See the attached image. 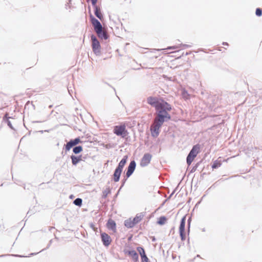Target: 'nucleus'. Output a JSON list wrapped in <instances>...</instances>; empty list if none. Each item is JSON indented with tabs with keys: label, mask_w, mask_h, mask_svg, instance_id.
<instances>
[{
	"label": "nucleus",
	"mask_w": 262,
	"mask_h": 262,
	"mask_svg": "<svg viewBox=\"0 0 262 262\" xmlns=\"http://www.w3.org/2000/svg\"><path fill=\"white\" fill-rule=\"evenodd\" d=\"M111 193V190L109 188H106L102 191V198H105L107 196V195Z\"/></svg>",
	"instance_id": "a878e982"
},
{
	"label": "nucleus",
	"mask_w": 262,
	"mask_h": 262,
	"mask_svg": "<svg viewBox=\"0 0 262 262\" xmlns=\"http://www.w3.org/2000/svg\"><path fill=\"white\" fill-rule=\"evenodd\" d=\"M49 246H50V245H49L48 246L47 248H49Z\"/></svg>",
	"instance_id": "58836bf2"
},
{
	"label": "nucleus",
	"mask_w": 262,
	"mask_h": 262,
	"mask_svg": "<svg viewBox=\"0 0 262 262\" xmlns=\"http://www.w3.org/2000/svg\"><path fill=\"white\" fill-rule=\"evenodd\" d=\"M92 4L93 6H95L96 5L97 2L98 0H91Z\"/></svg>",
	"instance_id": "72a5a7b5"
},
{
	"label": "nucleus",
	"mask_w": 262,
	"mask_h": 262,
	"mask_svg": "<svg viewBox=\"0 0 262 262\" xmlns=\"http://www.w3.org/2000/svg\"><path fill=\"white\" fill-rule=\"evenodd\" d=\"M82 200L80 198H77L76 199L74 202L73 203L78 206H80L82 205Z\"/></svg>",
	"instance_id": "bb28decb"
},
{
	"label": "nucleus",
	"mask_w": 262,
	"mask_h": 262,
	"mask_svg": "<svg viewBox=\"0 0 262 262\" xmlns=\"http://www.w3.org/2000/svg\"><path fill=\"white\" fill-rule=\"evenodd\" d=\"M114 133L117 136L124 138L127 135V130L124 125L116 126L114 129Z\"/></svg>",
	"instance_id": "0eeeda50"
},
{
	"label": "nucleus",
	"mask_w": 262,
	"mask_h": 262,
	"mask_svg": "<svg viewBox=\"0 0 262 262\" xmlns=\"http://www.w3.org/2000/svg\"><path fill=\"white\" fill-rule=\"evenodd\" d=\"M142 262H149V259L147 257L146 255L141 257Z\"/></svg>",
	"instance_id": "7c9ffc66"
},
{
	"label": "nucleus",
	"mask_w": 262,
	"mask_h": 262,
	"mask_svg": "<svg viewBox=\"0 0 262 262\" xmlns=\"http://www.w3.org/2000/svg\"><path fill=\"white\" fill-rule=\"evenodd\" d=\"M9 117H7V115H6L4 117V120H5L6 122L7 123V125L9 126L10 128H11L12 129H14L10 121L9 120Z\"/></svg>",
	"instance_id": "393cba45"
},
{
	"label": "nucleus",
	"mask_w": 262,
	"mask_h": 262,
	"mask_svg": "<svg viewBox=\"0 0 262 262\" xmlns=\"http://www.w3.org/2000/svg\"><path fill=\"white\" fill-rule=\"evenodd\" d=\"M71 159L72 160V163L73 165H76L80 161L82 160V156H76L75 155H71Z\"/></svg>",
	"instance_id": "4468645a"
},
{
	"label": "nucleus",
	"mask_w": 262,
	"mask_h": 262,
	"mask_svg": "<svg viewBox=\"0 0 262 262\" xmlns=\"http://www.w3.org/2000/svg\"><path fill=\"white\" fill-rule=\"evenodd\" d=\"M172 110V107L170 104H169L166 101H162V104L159 106L156 110V117L155 119L164 123L170 120L171 116L169 114Z\"/></svg>",
	"instance_id": "f257e3e1"
},
{
	"label": "nucleus",
	"mask_w": 262,
	"mask_h": 262,
	"mask_svg": "<svg viewBox=\"0 0 262 262\" xmlns=\"http://www.w3.org/2000/svg\"><path fill=\"white\" fill-rule=\"evenodd\" d=\"M163 123L159 122L154 119V123L150 126V132L151 136L154 137H157L160 133V128L163 125Z\"/></svg>",
	"instance_id": "20e7f679"
},
{
	"label": "nucleus",
	"mask_w": 262,
	"mask_h": 262,
	"mask_svg": "<svg viewBox=\"0 0 262 262\" xmlns=\"http://www.w3.org/2000/svg\"><path fill=\"white\" fill-rule=\"evenodd\" d=\"M136 224L133 222V220H131L129 219L128 220H126L124 221V225L126 227L128 228H130L133 227Z\"/></svg>",
	"instance_id": "6ab92c4d"
},
{
	"label": "nucleus",
	"mask_w": 262,
	"mask_h": 262,
	"mask_svg": "<svg viewBox=\"0 0 262 262\" xmlns=\"http://www.w3.org/2000/svg\"><path fill=\"white\" fill-rule=\"evenodd\" d=\"M180 235L182 241H184L186 238L185 232H180Z\"/></svg>",
	"instance_id": "c756f323"
},
{
	"label": "nucleus",
	"mask_w": 262,
	"mask_h": 262,
	"mask_svg": "<svg viewBox=\"0 0 262 262\" xmlns=\"http://www.w3.org/2000/svg\"><path fill=\"white\" fill-rule=\"evenodd\" d=\"M127 177L126 178H124L123 180H122V185L121 186L120 188V189H121V188L124 186L126 180H127Z\"/></svg>",
	"instance_id": "473e14b6"
},
{
	"label": "nucleus",
	"mask_w": 262,
	"mask_h": 262,
	"mask_svg": "<svg viewBox=\"0 0 262 262\" xmlns=\"http://www.w3.org/2000/svg\"><path fill=\"white\" fill-rule=\"evenodd\" d=\"M128 157L127 156H124L122 159L120 161V162L119 163L118 165L116 167L117 168H118L121 170H123L124 166H125Z\"/></svg>",
	"instance_id": "2eb2a0df"
},
{
	"label": "nucleus",
	"mask_w": 262,
	"mask_h": 262,
	"mask_svg": "<svg viewBox=\"0 0 262 262\" xmlns=\"http://www.w3.org/2000/svg\"><path fill=\"white\" fill-rule=\"evenodd\" d=\"M101 238L103 245L107 247L110 245L112 239L110 236L107 234L106 233H102L101 234Z\"/></svg>",
	"instance_id": "9b49d317"
},
{
	"label": "nucleus",
	"mask_w": 262,
	"mask_h": 262,
	"mask_svg": "<svg viewBox=\"0 0 262 262\" xmlns=\"http://www.w3.org/2000/svg\"><path fill=\"white\" fill-rule=\"evenodd\" d=\"M223 45H227V46H228V43L227 42H223Z\"/></svg>",
	"instance_id": "c9c22d12"
},
{
	"label": "nucleus",
	"mask_w": 262,
	"mask_h": 262,
	"mask_svg": "<svg viewBox=\"0 0 262 262\" xmlns=\"http://www.w3.org/2000/svg\"><path fill=\"white\" fill-rule=\"evenodd\" d=\"M186 216H184L181 219L179 227V232H185Z\"/></svg>",
	"instance_id": "a211bd4d"
},
{
	"label": "nucleus",
	"mask_w": 262,
	"mask_h": 262,
	"mask_svg": "<svg viewBox=\"0 0 262 262\" xmlns=\"http://www.w3.org/2000/svg\"><path fill=\"white\" fill-rule=\"evenodd\" d=\"M136 166V162L134 160L132 161L127 167L126 172V177L128 178L133 173Z\"/></svg>",
	"instance_id": "9d476101"
},
{
	"label": "nucleus",
	"mask_w": 262,
	"mask_h": 262,
	"mask_svg": "<svg viewBox=\"0 0 262 262\" xmlns=\"http://www.w3.org/2000/svg\"><path fill=\"white\" fill-rule=\"evenodd\" d=\"M37 253H38V252H37V253H32L30 254V255H34L37 254Z\"/></svg>",
	"instance_id": "f704fd0d"
},
{
	"label": "nucleus",
	"mask_w": 262,
	"mask_h": 262,
	"mask_svg": "<svg viewBox=\"0 0 262 262\" xmlns=\"http://www.w3.org/2000/svg\"><path fill=\"white\" fill-rule=\"evenodd\" d=\"M13 255L14 256H16V257H23L22 256L19 255Z\"/></svg>",
	"instance_id": "e433bc0d"
},
{
	"label": "nucleus",
	"mask_w": 262,
	"mask_h": 262,
	"mask_svg": "<svg viewBox=\"0 0 262 262\" xmlns=\"http://www.w3.org/2000/svg\"><path fill=\"white\" fill-rule=\"evenodd\" d=\"M81 142H82V141L80 140L79 137L76 138L74 139L70 140V141H69L65 145V148L66 151L70 150L72 147L77 145L78 144Z\"/></svg>",
	"instance_id": "6e6552de"
},
{
	"label": "nucleus",
	"mask_w": 262,
	"mask_h": 262,
	"mask_svg": "<svg viewBox=\"0 0 262 262\" xmlns=\"http://www.w3.org/2000/svg\"><path fill=\"white\" fill-rule=\"evenodd\" d=\"M137 250L138 252L139 253L141 257H143L144 256L146 255L145 250L142 247H138L137 248Z\"/></svg>",
	"instance_id": "5701e85b"
},
{
	"label": "nucleus",
	"mask_w": 262,
	"mask_h": 262,
	"mask_svg": "<svg viewBox=\"0 0 262 262\" xmlns=\"http://www.w3.org/2000/svg\"><path fill=\"white\" fill-rule=\"evenodd\" d=\"M181 47H183L184 48H190L191 47V46L189 45H187V44L181 43L179 46L168 47L166 49H167V50L177 49Z\"/></svg>",
	"instance_id": "aec40b11"
},
{
	"label": "nucleus",
	"mask_w": 262,
	"mask_h": 262,
	"mask_svg": "<svg viewBox=\"0 0 262 262\" xmlns=\"http://www.w3.org/2000/svg\"><path fill=\"white\" fill-rule=\"evenodd\" d=\"M144 215L142 213L137 214L136 216L133 219V222L135 224L138 223L143 219Z\"/></svg>",
	"instance_id": "412c9836"
},
{
	"label": "nucleus",
	"mask_w": 262,
	"mask_h": 262,
	"mask_svg": "<svg viewBox=\"0 0 262 262\" xmlns=\"http://www.w3.org/2000/svg\"><path fill=\"white\" fill-rule=\"evenodd\" d=\"M151 159V155L149 154H145L141 159L140 165L141 167H145L150 163Z\"/></svg>",
	"instance_id": "1a4fd4ad"
},
{
	"label": "nucleus",
	"mask_w": 262,
	"mask_h": 262,
	"mask_svg": "<svg viewBox=\"0 0 262 262\" xmlns=\"http://www.w3.org/2000/svg\"><path fill=\"white\" fill-rule=\"evenodd\" d=\"M107 228L113 231L116 230V224L115 222L112 219H109L106 224Z\"/></svg>",
	"instance_id": "f8f14e48"
},
{
	"label": "nucleus",
	"mask_w": 262,
	"mask_h": 262,
	"mask_svg": "<svg viewBox=\"0 0 262 262\" xmlns=\"http://www.w3.org/2000/svg\"><path fill=\"white\" fill-rule=\"evenodd\" d=\"M45 249H42V250L40 251V252L43 251Z\"/></svg>",
	"instance_id": "ea45409f"
},
{
	"label": "nucleus",
	"mask_w": 262,
	"mask_h": 262,
	"mask_svg": "<svg viewBox=\"0 0 262 262\" xmlns=\"http://www.w3.org/2000/svg\"><path fill=\"white\" fill-rule=\"evenodd\" d=\"M162 101H165L156 97L150 96L147 98V103L155 107V109L162 104Z\"/></svg>",
	"instance_id": "39448f33"
},
{
	"label": "nucleus",
	"mask_w": 262,
	"mask_h": 262,
	"mask_svg": "<svg viewBox=\"0 0 262 262\" xmlns=\"http://www.w3.org/2000/svg\"><path fill=\"white\" fill-rule=\"evenodd\" d=\"M221 166V164L217 162H215L213 163V164L212 165V168L213 169H215V168H218L219 167H220Z\"/></svg>",
	"instance_id": "c85d7f7f"
},
{
	"label": "nucleus",
	"mask_w": 262,
	"mask_h": 262,
	"mask_svg": "<svg viewBox=\"0 0 262 262\" xmlns=\"http://www.w3.org/2000/svg\"><path fill=\"white\" fill-rule=\"evenodd\" d=\"M122 171V170L119 169L118 168H116L115 169L113 174V180L114 182H117L119 181Z\"/></svg>",
	"instance_id": "ddd939ff"
},
{
	"label": "nucleus",
	"mask_w": 262,
	"mask_h": 262,
	"mask_svg": "<svg viewBox=\"0 0 262 262\" xmlns=\"http://www.w3.org/2000/svg\"><path fill=\"white\" fill-rule=\"evenodd\" d=\"M90 19L94 27V29L98 37L101 39H107L108 38V35L106 31L103 30L102 26L100 22L92 15H90Z\"/></svg>",
	"instance_id": "f03ea898"
},
{
	"label": "nucleus",
	"mask_w": 262,
	"mask_h": 262,
	"mask_svg": "<svg viewBox=\"0 0 262 262\" xmlns=\"http://www.w3.org/2000/svg\"><path fill=\"white\" fill-rule=\"evenodd\" d=\"M128 254L132 257L133 259L135 262H137L138 261L139 256H138L137 253L135 250L128 251Z\"/></svg>",
	"instance_id": "dca6fc26"
},
{
	"label": "nucleus",
	"mask_w": 262,
	"mask_h": 262,
	"mask_svg": "<svg viewBox=\"0 0 262 262\" xmlns=\"http://www.w3.org/2000/svg\"><path fill=\"white\" fill-rule=\"evenodd\" d=\"M190 223H191V217H189L187 221L188 233L189 232V231H190Z\"/></svg>",
	"instance_id": "2f4dec72"
},
{
	"label": "nucleus",
	"mask_w": 262,
	"mask_h": 262,
	"mask_svg": "<svg viewBox=\"0 0 262 262\" xmlns=\"http://www.w3.org/2000/svg\"><path fill=\"white\" fill-rule=\"evenodd\" d=\"M91 38L92 42V46L93 52L96 55L100 54V45L99 41L94 34L91 35Z\"/></svg>",
	"instance_id": "423d86ee"
},
{
	"label": "nucleus",
	"mask_w": 262,
	"mask_h": 262,
	"mask_svg": "<svg viewBox=\"0 0 262 262\" xmlns=\"http://www.w3.org/2000/svg\"><path fill=\"white\" fill-rule=\"evenodd\" d=\"M95 8L94 13L95 15L98 17L100 20H102L103 18V15L101 13L100 9L97 6H94Z\"/></svg>",
	"instance_id": "f3484780"
},
{
	"label": "nucleus",
	"mask_w": 262,
	"mask_h": 262,
	"mask_svg": "<svg viewBox=\"0 0 262 262\" xmlns=\"http://www.w3.org/2000/svg\"><path fill=\"white\" fill-rule=\"evenodd\" d=\"M166 217L164 216H162L159 217V220L158 221V224L160 225H163L165 224L166 221Z\"/></svg>",
	"instance_id": "b1692460"
},
{
	"label": "nucleus",
	"mask_w": 262,
	"mask_h": 262,
	"mask_svg": "<svg viewBox=\"0 0 262 262\" xmlns=\"http://www.w3.org/2000/svg\"><path fill=\"white\" fill-rule=\"evenodd\" d=\"M255 14L257 16H260L262 15V9L260 8H257L255 11Z\"/></svg>",
	"instance_id": "cd10ccee"
},
{
	"label": "nucleus",
	"mask_w": 262,
	"mask_h": 262,
	"mask_svg": "<svg viewBox=\"0 0 262 262\" xmlns=\"http://www.w3.org/2000/svg\"><path fill=\"white\" fill-rule=\"evenodd\" d=\"M199 150L200 145L199 144H196L193 146L186 158V162L188 165H190L191 164L194 159L196 157L199 152Z\"/></svg>",
	"instance_id": "7ed1b4c3"
},
{
	"label": "nucleus",
	"mask_w": 262,
	"mask_h": 262,
	"mask_svg": "<svg viewBox=\"0 0 262 262\" xmlns=\"http://www.w3.org/2000/svg\"><path fill=\"white\" fill-rule=\"evenodd\" d=\"M202 231L205 232V228H203V229H202Z\"/></svg>",
	"instance_id": "4c0bfd02"
},
{
	"label": "nucleus",
	"mask_w": 262,
	"mask_h": 262,
	"mask_svg": "<svg viewBox=\"0 0 262 262\" xmlns=\"http://www.w3.org/2000/svg\"><path fill=\"white\" fill-rule=\"evenodd\" d=\"M82 151V147L81 146H76L73 148V151L75 154H78Z\"/></svg>",
	"instance_id": "4be33fe9"
}]
</instances>
